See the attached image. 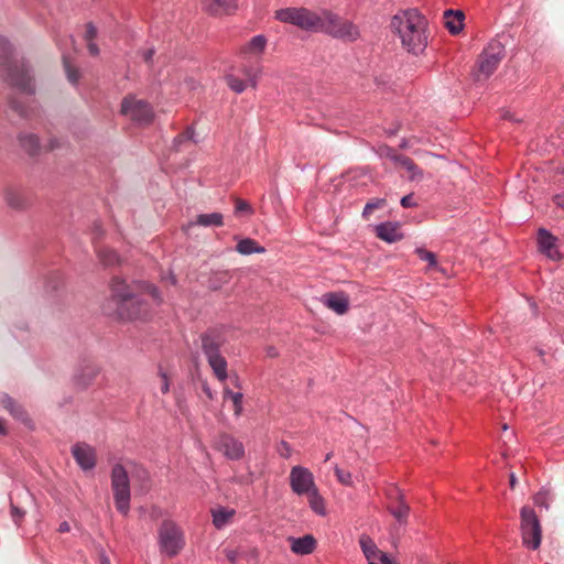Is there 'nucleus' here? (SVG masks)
I'll return each instance as SVG.
<instances>
[{
    "mask_svg": "<svg viewBox=\"0 0 564 564\" xmlns=\"http://www.w3.org/2000/svg\"><path fill=\"white\" fill-rule=\"evenodd\" d=\"M110 291L109 305H113V308L105 307L107 314L116 315L121 321L142 319L149 315V303L135 294L132 286L122 278L111 279Z\"/></svg>",
    "mask_w": 564,
    "mask_h": 564,
    "instance_id": "1",
    "label": "nucleus"
},
{
    "mask_svg": "<svg viewBox=\"0 0 564 564\" xmlns=\"http://www.w3.org/2000/svg\"><path fill=\"white\" fill-rule=\"evenodd\" d=\"M391 28L398 33L402 46L419 55L427 46L426 20L417 9L402 10L392 17Z\"/></svg>",
    "mask_w": 564,
    "mask_h": 564,
    "instance_id": "2",
    "label": "nucleus"
},
{
    "mask_svg": "<svg viewBox=\"0 0 564 564\" xmlns=\"http://www.w3.org/2000/svg\"><path fill=\"white\" fill-rule=\"evenodd\" d=\"M0 69L3 79L11 87L26 95L35 93L30 65L24 59L13 58V47L3 36H0Z\"/></svg>",
    "mask_w": 564,
    "mask_h": 564,
    "instance_id": "3",
    "label": "nucleus"
},
{
    "mask_svg": "<svg viewBox=\"0 0 564 564\" xmlns=\"http://www.w3.org/2000/svg\"><path fill=\"white\" fill-rule=\"evenodd\" d=\"M199 339L202 351L215 377L224 382L228 378V364L220 352V348L226 343L224 330L218 327H210L199 335Z\"/></svg>",
    "mask_w": 564,
    "mask_h": 564,
    "instance_id": "4",
    "label": "nucleus"
},
{
    "mask_svg": "<svg viewBox=\"0 0 564 564\" xmlns=\"http://www.w3.org/2000/svg\"><path fill=\"white\" fill-rule=\"evenodd\" d=\"M275 18L283 23L295 25L304 31L319 32L323 11L317 13L304 7L284 8L275 12Z\"/></svg>",
    "mask_w": 564,
    "mask_h": 564,
    "instance_id": "5",
    "label": "nucleus"
},
{
    "mask_svg": "<svg viewBox=\"0 0 564 564\" xmlns=\"http://www.w3.org/2000/svg\"><path fill=\"white\" fill-rule=\"evenodd\" d=\"M319 32H324L335 39L354 42L359 39L360 32L351 21L341 19L338 14L323 10L322 26Z\"/></svg>",
    "mask_w": 564,
    "mask_h": 564,
    "instance_id": "6",
    "label": "nucleus"
},
{
    "mask_svg": "<svg viewBox=\"0 0 564 564\" xmlns=\"http://www.w3.org/2000/svg\"><path fill=\"white\" fill-rule=\"evenodd\" d=\"M110 478L116 509L127 516L130 511L131 500L128 471L121 464H116L111 469Z\"/></svg>",
    "mask_w": 564,
    "mask_h": 564,
    "instance_id": "7",
    "label": "nucleus"
},
{
    "mask_svg": "<svg viewBox=\"0 0 564 564\" xmlns=\"http://www.w3.org/2000/svg\"><path fill=\"white\" fill-rule=\"evenodd\" d=\"M520 519L523 544L531 550L539 549L542 539V528L535 511L524 506L520 510Z\"/></svg>",
    "mask_w": 564,
    "mask_h": 564,
    "instance_id": "8",
    "label": "nucleus"
},
{
    "mask_svg": "<svg viewBox=\"0 0 564 564\" xmlns=\"http://www.w3.org/2000/svg\"><path fill=\"white\" fill-rule=\"evenodd\" d=\"M159 544L161 552L170 557L180 553L184 546L181 529L171 520H164L159 529Z\"/></svg>",
    "mask_w": 564,
    "mask_h": 564,
    "instance_id": "9",
    "label": "nucleus"
},
{
    "mask_svg": "<svg viewBox=\"0 0 564 564\" xmlns=\"http://www.w3.org/2000/svg\"><path fill=\"white\" fill-rule=\"evenodd\" d=\"M120 111L140 126L150 124L154 118L153 108L148 101L135 99L130 95L122 99Z\"/></svg>",
    "mask_w": 564,
    "mask_h": 564,
    "instance_id": "10",
    "label": "nucleus"
},
{
    "mask_svg": "<svg viewBox=\"0 0 564 564\" xmlns=\"http://www.w3.org/2000/svg\"><path fill=\"white\" fill-rule=\"evenodd\" d=\"M506 50L500 41L492 40L479 55L478 69L486 78L494 74L505 57Z\"/></svg>",
    "mask_w": 564,
    "mask_h": 564,
    "instance_id": "11",
    "label": "nucleus"
},
{
    "mask_svg": "<svg viewBox=\"0 0 564 564\" xmlns=\"http://www.w3.org/2000/svg\"><path fill=\"white\" fill-rule=\"evenodd\" d=\"M290 486L294 494L301 496L316 488L312 471L303 466H294L290 473Z\"/></svg>",
    "mask_w": 564,
    "mask_h": 564,
    "instance_id": "12",
    "label": "nucleus"
},
{
    "mask_svg": "<svg viewBox=\"0 0 564 564\" xmlns=\"http://www.w3.org/2000/svg\"><path fill=\"white\" fill-rule=\"evenodd\" d=\"M216 448L231 460H238L245 455L243 444L229 434H221L218 437Z\"/></svg>",
    "mask_w": 564,
    "mask_h": 564,
    "instance_id": "13",
    "label": "nucleus"
},
{
    "mask_svg": "<svg viewBox=\"0 0 564 564\" xmlns=\"http://www.w3.org/2000/svg\"><path fill=\"white\" fill-rule=\"evenodd\" d=\"M557 238L552 235L547 229L540 228L538 230V246L539 250L551 260H560L562 258L557 247Z\"/></svg>",
    "mask_w": 564,
    "mask_h": 564,
    "instance_id": "14",
    "label": "nucleus"
},
{
    "mask_svg": "<svg viewBox=\"0 0 564 564\" xmlns=\"http://www.w3.org/2000/svg\"><path fill=\"white\" fill-rule=\"evenodd\" d=\"M72 454L82 469L91 470L96 466V452L91 446L75 444Z\"/></svg>",
    "mask_w": 564,
    "mask_h": 564,
    "instance_id": "15",
    "label": "nucleus"
},
{
    "mask_svg": "<svg viewBox=\"0 0 564 564\" xmlns=\"http://www.w3.org/2000/svg\"><path fill=\"white\" fill-rule=\"evenodd\" d=\"M202 6L212 15L230 14L238 9V0H202Z\"/></svg>",
    "mask_w": 564,
    "mask_h": 564,
    "instance_id": "16",
    "label": "nucleus"
},
{
    "mask_svg": "<svg viewBox=\"0 0 564 564\" xmlns=\"http://www.w3.org/2000/svg\"><path fill=\"white\" fill-rule=\"evenodd\" d=\"M322 302L338 315H344L349 310L348 296L343 292H329L323 295Z\"/></svg>",
    "mask_w": 564,
    "mask_h": 564,
    "instance_id": "17",
    "label": "nucleus"
},
{
    "mask_svg": "<svg viewBox=\"0 0 564 564\" xmlns=\"http://www.w3.org/2000/svg\"><path fill=\"white\" fill-rule=\"evenodd\" d=\"M376 235L381 240L393 243L403 238L399 223L386 221L376 226Z\"/></svg>",
    "mask_w": 564,
    "mask_h": 564,
    "instance_id": "18",
    "label": "nucleus"
},
{
    "mask_svg": "<svg viewBox=\"0 0 564 564\" xmlns=\"http://www.w3.org/2000/svg\"><path fill=\"white\" fill-rule=\"evenodd\" d=\"M291 551L297 555L312 554L317 545L316 539L312 534H305L300 538H289Z\"/></svg>",
    "mask_w": 564,
    "mask_h": 564,
    "instance_id": "19",
    "label": "nucleus"
},
{
    "mask_svg": "<svg viewBox=\"0 0 564 564\" xmlns=\"http://www.w3.org/2000/svg\"><path fill=\"white\" fill-rule=\"evenodd\" d=\"M0 404L17 420L29 423L31 422L26 411L24 408L19 404L13 398H11L8 393L0 394Z\"/></svg>",
    "mask_w": 564,
    "mask_h": 564,
    "instance_id": "20",
    "label": "nucleus"
},
{
    "mask_svg": "<svg viewBox=\"0 0 564 564\" xmlns=\"http://www.w3.org/2000/svg\"><path fill=\"white\" fill-rule=\"evenodd\" d=\"M224 225V216L221 213L199 214L195 220L189 221L184 230L187 231L193 226L202 227H221Z\"/></svg>",
    "mask_w": 564,
    "mask_h": 564,
    "instance_id": "21",
    "label": "nucleus"
},
{
    "mask_svg": "<svg viewBox=\"0 0 564 564\" xmlns=\"http://www.w3.org/2000/svg\"><path fill=\"white\" fill-rule=\"evenodd\" d=\"M99 373V368L95 364L84 365L75 375V384L82 389L87 388Z\"/></svg>",
    "mask_w": 564,
    "mask_h": 564,
    "instance_id": "22",
    "label": "nucleus"
},
{
    "mask_svg": "<svg viewBox=\"0 0 564 564\" xmlns=\"http://www.w3.org/2000/svg\"><path fill=\"white\" fill-rule=\"evenodd\" d=\"M444 18L446 19L445 26L451 34L456 35L463 31L465 18L463 11L448 9L444 12Z\"/></svg>",
    "mask_w": 564,
    "mask_h": 564,
    "instance_id": "23",
    "label": "nucleus"
},
{
    "mask_svg": "<svg viewBox=\"0 0 564 564\" xmlns=\"http://www.w3.org/2000/svg\"><path fill=\"white\" fill-rule=\"evenodd\" d=\"M6 202L14 209H24L31 205V199L23 192L14 188L7 189Z\"/></svg>",
    "mask_w": 564,
    "mask_h": 564,
    "instance_id": "24",
    "label": "nucleus"
},
{
    "mask_svg": "<svg viewBox=\"0 0 564 564\" xmlns=\"http://www.w3.org/2000/svg\"><path fill=\"white\" fill-rule=\"evenodd\" d=\"M21 147L31 155H37L41 150L40 139L33 133H21L19 135Z\"/></svg>",
    "mask_w": 564,
    "mask_h": 564,
    "instance_id": "25",
    "label": "nucleus"
},
{
    "mask_svg": "<svg viewBox=\"0 0 564 564\" xmlns=\"http://www.w3.org/2000/svg\"><path fill=\"white\" fill-rule=\"evenodd\" d=\"M96 251L100 263L106 268L119 265L121 263L119 254L113 249L100 247Z\"/></svg>",
    "mask_w": 564,
    "mask_h": 564,
    "instance_id": "26",
    "label": "nucleus"
},
{
    "mask_svg": "<svg viewBox=\"0 0 564 564\" xmlns=\"http://www.w3.org/2000/svg\"><path fill=\"white\" fill-rule=\"evenodd\" d=\"M388 511L393 516V518L400 523L405 524L408 522V518L410 514V507L404 500L398 501L395 503H390L388 506Z\"/></svg>",
    "mask_w": 564,
    "mask_h": 564,
    "instance_id": "27",
    "label": "nucleus"
},
{
    "mask_svg": "<svg viewBox=\"0 0 564 564\" xmlns=\"http://www.w3.org/2000/svg\"><path fill=\"white\" fill-rule=\"evenodd\" d=\"M236 250L240 254L245 256H249L252 253H263L265 251L264 247L259 246V243L251 238L240 239L236 245Z\"/></svg>",
    "mask_w": 564,
    "mask_h": 564,
    "instance_id": "28",
    "label": "nucleus"
},
{
    "mask_svg": "<svg viewBox=\"0 0 564 564\" xmlns=\"http://www.w3.org/2000/svg\"><path fill=\"white\" fill-rule=\"evenodd\" d=\"M359 544L364 555L369 562H373L372 560L378 557L381 553V551L377 547L372 539L366 534H362L359 538Z\"/></svg>",
    "mask_w": 564,
    "mask_h": 564,
    "instance_id": "29",
    "label": "nucleus"
},
{
    "mask_svg": "<svg viewBox=\"0 0 564 564\" xmlns=\"http://www.w3.org/2000/svg\"><path fill=\"white\" fill-rule=\"evenodd\" d=\"M306 495L308 496V503L311 509L318 516H325V501L324 498L319 495L318 489L315 488Z\"/></svg>",
    "mask_w": 564,
    "mask_h": 564,
    "instance_id": "30",
    "label": "nucleus"
},
{
    "mask_svg": "<svg viewBox=\"0 0 564 564\" xmlns=\"http://www.w3.org/2000/svg\"><path fill=\"white\" fill-rule=\"evenodd\" d=\"M234 514H235L234 510H228L226 508H219L217 510H213L212 511L213 524L217 529H221L228 523V521L232 518Z\"/></svg>",
    "mask_w": 564,
    "mask_h": 564,
    "instance_id": "31",
    "label": "nucleus"
},
{
    "mask_svg": "<svg viewBox=\"0 0 564 564\" xmlns=\"http://www.w3.org/2000/svg\"><path fill=\"white\" fill-rule=\"evenodd\" d=\"M267 46V37L264 35L253 36L243 47L245 53L261 54Z\"/></svg>",
    "mask_w": 564,
    "mask_h": 564,
    "instance_id": "32",
    "label": "nucleus"
},
{
    "mask_svg": "<svg viewBox=\"0 0 564 564\" xmlns=\"http://www.w3.org/2000/svg\"><path fill=\"white\" fill-rule=\"evenodd\" d=\"M553 500V495L551 489L543 487L533 496V503L545 510L550 509V503Z\"/></svg>",
    "mask_w": 564,
    "mask_h": 564,
    "instance_id": "33",
    "label": "nucleus"
},
{
    "mask_svg": "<svg viewBox=\"0 0 564 564\" xmlns=\"http://www.w3.org/2000/svg\"><path fill=\"white\" fill-rule=\"evenodd\" d=\"M394 163L400 164L402 167H404L411 174V180H414L416 176L421 177L423 175L419 166L409 156L399 154Z\"/></svg>",
    "mask_w": 564,
    "mask_h": 564,
    "instance_id": "34",
    "label": "nucleus"
},
{
    "mask_svg": "<svg viewBox=\"0 0 564 564\" xmlns=\"http://www.w3.org/2000/svg\"><path fill=\"white\" fill-rule=\"evenodd\" d=\"M224 398L230 399L234 404V412L236 416H240L242 413V399L243 394L241 392H234L228 388L224 389Z\"/></svg>",
    "mask_w": 564,
    "mask_h": 564,
    "instance_id": "35",
    "label": "nucleus"
},
{
    "mask_svg": "<svg viewBox=\"0 0 564 564\" xmlns=\"http://www.w3.org/2000/svg\"><path fill=\"white\" fill-rule=\"evenodd\" d=\"M386 205H387L386 198H373V199L369 200L366 204V206L364 207L362 217L365 219H368L370 217V215L373 213V210L383 208Z\"/></svg>",
    "mask_w": 564,
    "mask_h": 564,
    "instance_id": "36",
    "label": "nucleus"
},
{
    "mask_svg": "<svg viewBox=\"0 0 564 564\" xmlns=\"http://www.w3.org/2000/svg\"><path fill=\"white\" fill-rule=\"evenodd\" d=\"M63 64L66 72L67 79L76 85L79 80V70L73 66L67 56L63 55Z\"/></svg>",
    "mask_w": 564,
    "mask_h": 564,
    "instance_id": "37",
    "label": "nucleus"
},
{
    "mask_svg": "<svg viewBox=\"0 0 564 564\" xmlns=\"http://www.w3.org/2000/svg\"><path fill=\"white\" fill-rule=\"evenodd\" d=\"M226 80L230 89L237 94H241L247 88V83L234 75H228Z\"/></svg>",
    "mask_w": 564,
    "mask_h": 564,
    "instance_id": "38",
    "label": "nucleus"
},
{
    "mask_svg": "<svg viewBox=\"0 0 564 564\" xmlns=\"http://www.w3.org/2000/svg\"><path fill=\"white\" fill-rule=\"evenodd\" d=\"M415 253L417 254V257L421 260L426 261L429 263L430 268L436 267L437 261H436L435 253H433L424 248H416Z\"/></svg>",
    "mask_w": 564,
    "mask_h": 564,
    "instance_id": "39",
    "label": "nucleus"
},
{
    "mask_svg": "<svg viewBox=\"0 0 564 564\" xmlns=\"http://www.w3.org/2000/svg\"><path fill=\"white\" fill-rule=\"evenodd\" d=\"M377 153L381 158H387V159L391 160L392 162H395L397 158L399 156V154L395 152V150L393 148L386 145V144L380 145L377 150Z\"/></svg>",
    "mask_w": 564,
    "mask_h": 564,
    "instance_id": "40",
    "label": "nucleus"
},
{
    "mask_svg": "<svg viewBox=\"0 0 564 564\" xmlns=\"http://www.w3.org/2000/svg\"><path fill=\"white\" fill-rule=\"evenodd\" d=\"M390 503H395L398 501L404 500V495L399 487L391 486L387 489L386 492Z\"/></svg>",
    "mask_w": 564,
    "mask_h": 564,
    "instance_id": "41",
    "label": "nucleus"
},
{
    "mask_svg": "<svg viewBox=\"0 0 564 564\" xmlns=\"http://www.w3.org/2000/svg\"><path fill=\"white\" fill-rule=\"evenodd\" d=\"M235 214L236 215H239V214L251 215V214H253V209L248 202L237 198L236 205H235Z\"/></svg>",
    "mask_w": 564,
    "mask_h": 564,
    "instance_id": "42",
    "label": "nucleus"
},
{
    "mask_svg": "<svg viewBox=\"0 0 564 564\" xmlns=\"http://www.w3.org/2000/svg\"><path fill=\"white\" fill-rule=\"evenodd\" d=\"M335 475L339 482L346 486H350L352 484L351 474L346 471L338 466L335 467Z\"/></svg>",
    "mask_w": 564,
    "mask_h": 564,
    "instance_id": "43",
    "label": "nucleus"
},
{
    "mask_svg": "<svg viewBox=\"0 0 564 564\" xmlns=\"http://www.w3.org/2000/svg\"><path fill=\"white\" fill-rule=\"evenodd\" d=\"M11 518L15 524H20L25 516V511L11 503Z\"/></svg>",
    "mask_w": 564,
    "mask_h": 564,
    "instance_id": "44",
    "label": "nucleus"
},
{
    "mask_svg": "<svg viewBox=\"0 0 564 564\" xmlns=\"http://www.w3.org/2000/svg\"><path fill=\"white\" fill-rule=\"evenodd\" d=\"M159 376L162 379L161 392L166 394L170 391V382L166 372L162 367L159 368Z\"/></svg>",
    "mask_w": 564,
    "mask_h": 564,
    "instance_id": "45",
    "label": "nucleus"
},
{
    "mask_svg": "<svg viewBox=\"0 0 564 564\" xmlns=\"http://www.w3.org/2000/svg\"><path fill=\"white\" fill-rule=\"evenodd\" d=\"M85 40L93 41L97 37V28L93 22H88L86 24Z\"/></svg>",
    "mask_w": 564,
    "mask_h": 564,
    "instance_id": "46",
    "label": "nucleus"
},
{
    "mask_svg": "<svg viewBox=\"0 0 564 564\" xmlns=\"http://www.w3.org/2000/svg\"><path fill=\"white\" fill-rule=\"evenodd\" d=\"M401 206L403 208L415 207L417 204L414 202L413 194L405 195L401 198Z\"/></svg>",
    "mask_w": 564,
    "mask_h": 564,
    "instance_id": "47",
    "label": "nucleus"
},
{
    "mask_svg": "<svg viewBox=\"0 0 564 564\" xmlns=\"http://www.w3.org/2000/svg\"><path fill=\"white\" fill-rule=\"evenodd\" d=\"M10 106L20 116H22V117H26L28 116L25 107L22 106L21 104H19L18 101H15L14 99L10 100Z\"/></svg>",
    "mask_w": 564,
    "mask_h": 564,
    "instance_id": "48",
    "label": "nucleus"
},
{
    "mask_svg": "<svg viewBox=\"0 0 564 564\" xmlns=\"http://www.w3.org/2000/svg\"><path fill=\"white\" fill-rule=\"evenodd\" d=\"M149 293L158 304L162 302L161 293L156 286H149Z\"/></svg>",
    "mask_w": 564,
    "mask_h": 564,
    "instance_id": "49",
    "label": "nucleus"
},
{
    "mask_svg": "<svg viewBox=\"0 0 564 564\" xmlns=\"http://www.w3.org/2000/svg\"><path fill=\"white\" fill-rule=\"evenodd\" d=\"M87 50L91 56H98L99 55V47L98 45L93 41H87Z\"/></svg>",
    "mask_w": 564,
    "mask_h": 564,
    "instance_id": "50",
    "label": "nucleus"
},
{
    "mask_svg": "<svg viewBox=\"0 0 564 564\" xmlns=\"http://www.w3.org/2000/svg\"><path fill=\"white\" fill-rule=\"evenodd\" d=\"M280 446L282 448V449H280V455L285 457V458L290 457V455H291V447H290L289 443L285 442V441H282Z\"/></svg>",
    "mask_w": 564,
    "mask_h": 564,
    "instance_id": "51",
    "label": "nucleus"
},
{
    "mask_svg": "<svg viewBox=\"0 0 564 564\" xmlns=\"http://www.w3.org/2000/svg\"><path fill=\"white\" fill-rule=\"evenodd\" d=\"M155 51L153 48H148L142 52V58L145 63L150 64L152 62L153 55Z\"/></svg>",
    "mask_w": 564,
    "mask_h": 564,
    "instance_id": "52",
    "label": "nucleus"
},
{
    "mask_svg": "<svg viewBox=\"0 0 564 564\" xmlns=\"http://www.w3.org/2000/svg\"><path fill=\"white\" fill-rule=\"evenodd\" d=\"M184 142H186V141H185V134H181V133H180V134H178V135H176V137L174 138V140H173V148H174L176 151H178V150H180V148H181V145H182Z\"/></svg>",
    "mask_w": 564,
    "mask_h": 564,
    "instance_id": "53",
    "label": "nucleus"
},
{
    "mask_svg": "<svg viewBox=\"0 0 564 564\" xmlns=\"http://www.w3.org/2000/svg\"><path fill=\"white\" fill-rule=\"evenodd\" d=\"M381 564H399L393 558H391L387 553L381 552L378 556Z\"/></svg>",
    "mask_w": 564,
    "mask_h": 564,
    "instance_id": "54",
    "label": "nucleus"
},
{
    "mask_svg": "<svg viewBox=\"0 0 564 564\" xmlns=\"http://www.w3.org/2000/svg\"><path fill=\"white\" fill-rule=\"evenodd\" d=\"M202 390L204 391V393L207 395V398L209 400H213L214 399V394H213V391L208 384V382L205 380L202 382Z\"/></svg>",
    "mask_w": 564,
    "mask_h": 564,
    "instance_id": "55",
    "label": "nucleus"
},
{
    "mask_svg": "<svg viewBox=\"0 0 564 564\" xmlns=\"http://www.w3.org/2000/svg\"><path fill=\"white\" fill-rule=\"evenodd\" d=\"M181 134H185V141H189L194 139L195 130L193 127H187L186 130Z\"/></svg>",
    "mask_w": 564,
    "mask_h": 564,
    "instance_id": "56",
    "label": "nucleus"
},
{
    "mask_svg": "<svg viewBox=\"0 0 564 564\" xmlns=\"http://www.w3.org/2000/svg\"><path fill=\"white\" fill-rule=\"evenodd\" d=\"M181 134H185V141H189L194 139L195 130L193 127H187L186 130Z\"/></svg>",
    "mask_w": 564,
    "mask_h": 564,
    "instance_id": "57",
    "label": "nucleus"
},
{
    "mask_svg": "<svg viewBox=\"0 0 564 564\" xmlns=\"http://www.w3.org/2000/svg\"><path fill=\"white\" fill-rule=\"evenodd\" d=\"M553 200L558 207L564 209V193L555 195Z\"/></svg>",
    "mask_w": 564,
    "mask_h": 564,
    "instance_id": "58",
    "label": "nucleus"
},
{
    "mask_svg": "<svg viewBox=\"0 0 564 564\" xmlns=\"http://www.w3.org/2000/svg\"><path fill=\"white\" fill-rule=\"evenodd\" d=\"M226 556H227V558H228L231 563H235V562L237 561V556H238V554H237V551H232V550H231V551H227V552H226Z\"/></svg>",
    "mask_w": 564,
    "mask_h": 564,
    "instance_id": "59",
    "label": "nucleus"
},
{
    "mask_svg": "<svg viewBox=\"0 0 564 564\" xmlns=\"http://www.w3.org/2000/svg\"><path fill=\"white\" fill-rule=\"evenodd\" d=\"M59 147H61V144H59L57 139H51L50 142H48L47 150L53 151V150H55V149H57Z\"/></svg>",
    "mask_w": 564,
    "mask_h": 564,
    "instance_id": "60",
    "label": "nucleus"
},
{
    "mask_svg": "<svg viewBox=\"0 0 564 564\" xmlns=\"http://www.w3.org/2000/svg\"><path fill=\"white\" fill-rule=\"evenodd\" d=\"M267 355H268L269 357H271V358L276 357V356H278V350H276V348H275V347H272V346L268 347V348H267Z\"/></svg>",
    "mask_w": 564,
    "mask_h": 564,
    "instance_id": "61",
    "label": "nucleus"
},
{
    "mask_svg": "<svg viewBox=\"0 0 564 564\" xmlns=\"http://www.w3.org/2000/svg\"><path fill=\"white\" fill-rule=\"evenodd\" d=\"M58 531L59 532H67V531H69V524L66 521L62 522L59 524Z\"/></svg>",
    "mask_w": 564,
    "mask_h": 564,
    "instance_id": "62",
    "label": "nucleus"
},
{
    "mask_svg": "<svg viewBox=\"0 0 564 564\" xmlns=\"http://www.w3.org/2000/svg\"><path fill=\"white\" fill-rule=\"evenodd\" d=\"M100 564H110V561L104 551L100 553Z\"/></svg>",
    "mask_w": 564,
    "mask_h": 564,
    "instance_id": "63",
    "label": "nucleus"
},
{
    "mask_svg": "<svg viewBox=\"0 0 564 564\" xmlns=\"http://www.w3.org/2000/svg\"><path fill=\"white\" fill-rule=\"evenodd\" d=\"M501 118L502 119H506V120H511V121H517L513 116L509 112V111H505L502 115H501Z\"/></svg>",
    "mask_w": 564,
    "mask_h": 564,
    "instance_id": "64",
    "label": "nucleus"
}]
</instances>
